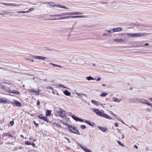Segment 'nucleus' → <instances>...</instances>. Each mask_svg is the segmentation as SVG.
<instances>
[{
  "instance_id": "obj_1",
  "label": "nucleus",
  "mask_w": 152,
  "mask_h": 152,
  "mask_svg": "<svg viewBox=\"0 0 152 152\" xmlns=\"http://www.w3.org/2000/svg\"><path fill=\"white\" fill-rule=\"evenodd\" d=\"M85 17V16L83 15H75V16H66L63 17H61L58 19L54 18L51 19V20H61V19H66L69 18H83Z\"/></svg>"
},
{
  "instance_id": "obj_2",
  "label": "nucleus",
  "mask_w": 152,
  "mask_h": 152,
  "mask_svg": "<svg viewBox=\"0 0 152 152\" xmlns=\"http://www.w3.org/2000/svg\"><path fill=\"white\" fill-rule=\"evenodd\" d=\"M83 13L80 12H66L64 14H62L58 15H49V17L53 16H61L66 15H80L82 14Z\"/></svg>"
},
{
  "instance_id": "obj_3",
  "label": "nucleus",
  "mask_w": 152,
  "mask_h": 152,
  "mask_svg": "<svg viewBox=\"0 0 152 152\" xmlns=\"http://www.w3.org/2000/svg\"><path fill=\"white\" fill-rule=\"evenodd\" d=\"M68 128L70 132L77 134H80L78 130L74 126L69 125L68 126Z\"/></svg>"
},
{
  "instance_id": "obj_4",
  "label": "nucleus",
  "mask_w": 152,
  "mask_h": 152,
  "mask_svg": "<svg viewBox=\"0 0 152 152\" xmlns=\"http://www.w3.org/2000/svg\"><path fill=\"white\" fill-rule=\"evenodd\" d=\"M97 115L107 119H109L110 120L113 119V118L111 117L103 112H101L100 110H99V112L97 113Z\"/></svg>"
},
{
  "instance_id": "obj_5",
  "label": "nucleus",
  "mask_w": 152,
  "mask_h": 152,
  "mask_svg": "<svg viewBox=\"0 0 152 152\" xmlns=\"http://www.w3.org/2000/svg\"><path fill=\"white\" fill-rule=\"evenodd\" d=\"M0 85L1 88L8 93H9V92L11 91L10 88L7 85L6 83H3L2 84H1Z\"/></svg>"
},
{
  "instance_id": "obj_6",
  "label": "nucleus",
  "mask_w": 152,
  "mask_h": 152,
  "mask_svg": "<svg viewBox=\"0 0 152 152\" xmlns=\"http://www.w3.org/2000/svg\"><path fill=\"white\" fill-rule=\"evenodd\" d=\"M57 113L61 117H64L66 116V111L62 109H60L59 111H58Z\"/></svg>"
},
{
  "instance_id": "obj_7",
  "label": "nucleus",
  "mask_w": 152,
  "mask_h": 152,
  "mask_svg": "<svg viewBox=\"0 0 152 152\" xmlns=\"http://www.w3.org/2000/svg\"><path fill=\"white\" fill-rule=\"evenodd\" d=\"M128 35H130L132 37H142L143 36L145 35V33H137L129 34Z\"/></svg>"
},
{
  "instance_id": "obj_8",
  "label": "nucleus",
  "mask_w": 152,
  "mask_h": 152,
  "mask_svg": "<svg viewBox=\"0 0 152 152\" xmlns=\"http://www.w3.org/2000/svg\"><path fill=\"white\" fill-rule=\"evenodd\" d=\"M140 102L141 103H145L148 104V105L152 106V104L148 102L146 99H140Z\"/></svg>"
},
{
  "instance_id": "obj_9",
  "label": "nucleus",
  "mask_w": 152,
  "mask_h": 152,
  "mask_svg": "<svg viewBox=\"0 0 152 152\" xmlns=\"http://www.w3.org/2000/svg\"><path fill=\"white\" fill-rule=\"evenodd\" d=\"M38 117L40 119H42L48 123L49 121L48 118L46 117H44L42 114H40L38 115Z\"/></svg>"
},
{
  "instance_id": "obj_10",
  "label": "nucleus",
  "mask_w": 152,
  "mask_h": 152,
  "mask_svg": "<svg viewBox=\"0 0 152 152\" xmlns=\"http://www.w3.org/2000/svg\"><path fill=\"white\" fill-rule=\"evenodd\" d=\"M72 118L76 121H79L81 122H83V120L77 117L75 115H73L72 116Z\"/></svg>"
},
{
  "instance_id": "obj_11",
  "label": "nucleus",
  "mask_w": 152,
  "mask_h": 152,
  "mask_svg": "<svg viewBox=\"0 0 152 152\" xmlns=\"http://www.w3.org/2000/svg\"><path fill=\"white\" fill-rule=\"evenodd\" d=\"M1 102L2 103H10L9 101L6 98H1Z\"/></svg>"
},
{
  "instance_id": "obj_12",
  "label": "nucleus",
  "mask_w": 152,
  "mask_h": 152,
  "mask_svg": "<svg viewBox=\"0 0 152 152\" xmlns=\"http://www.w3.org/2000/svg\"><path fill=\"white\" fill-rule=\"evenodd\" d=\"M34 58H35L36 59H40L42 60H44L46 59V58L45 57H43L40 56H34Z\"/></svg>"
},
{
  "instance_id": "obj_13",
  "label": "nucleus",
  "mask_w": 152,
  "mask_h": 152,
  "mask_svg": "<svg viewBox=\"0 0 152 152\" xmlns=\"http://www.w3.org/2000/svg\"><path fill=\"white\" fill-rule=\"evenodd\" d=\"M14 102L16 106L19 107L21 106V103L18 101L16 100H15L14 101Z\"/></svg>"
},
{
  "instance_id": "obj_14",
  "label": "nucleus",
  "mask_w": 152,
  "mask_h": 152,
  "mask_svg": "<svg viewBox=\"0 0 152 152\" xmlns=\"http://www.w3.org/2000/svg\"><path fill=\"white\" fill-rule=\"evenodd\" d=\"M9 93H12L18 95L20 93L19 91H12L11 90V91L9 92Z\"/></svg>"
},
{
  "instance_id": "obj_15",
  "label": "nucleus",
  "mask_w": 152,
  "mask_h": 152,
  "mask_svg": "<svg viewBox=\"0 0 152 152\" xmlns=\"http://www.w3.org/2000/svg\"><path fill=\"white\" fill-rule=\"evenodd\" d=\"M48 4L51 7H56L57 6V5H55V3L52 2H48Z\"/></svg>"
},
{
  "instance_id": "obj_16",
  "label": "nucleus",
  "mask_w": 152,
  "mask_h": 152,
  "mask_svg": "<svg viewBox=\"0 0 152 152\" xmlns=\"http://www.w3.org/2000/svg\"><path fill=\"white\" fill-rule=\"evenodd\" d=\"M98 128L103 132H105L107 130L106 128H105L104 127H101L100 126H98Z\"/></svg>"
},
{
  "instance_id": "obj_17",
  "label": "nucleus",
  "mask_w": 152,
  "mask_h": 152,
  "mask_svg": "<svg viewBox=\"0 0 152 152\" xmlns=\"http://www.w3.org/2000/svg\"><path fill=\"white\" fill-rule=\"evenodd\" d=\"M3 4L4 5H5L7 6H15V5L13 4H12V3H3Z\"/></svg>"
},
{
  "instance_id": "obj_18",
  "label": "nucleus",
  "mask_w": 152,
  "mask_h": 152,
  "mask_svg": "<svg viewBox=\"0 0 152 152\" xmlns=\"http://www.w3.org/2000/svg\"><path fill=\"white\" fill-rule=\"evenodd\" d=\"M64 94L66 96H69L70 95V93L68 92V90H66L65 91H64Z\"/></svg>"
},
{
  "instance_id": "obj_19",
  "label": "nucleus",
  "mask_w": 152,
  "mask_h": 152,
  "mask_svg": "<svg viewBox=\"0 0 152 152\" xmlns=\"http://www.w3.org/2000/svg\"><path fill=\"white\" fill-rule=\"evenodd\" d=\"M46 116H48V115L49 116H50L51 115V111L50 110H47L46 111Z\"/></svg>"
},
{
  "instance_id": "obj_20",
  "label": "nucleus",
  "mask_w": 152,
  "mask_h": 152,
  "mask_svg": "<svg viewBox=\"0 0 152 152\" xmlns=\"http://www.w3.org/2000/svg\"><path fill=\"white\" fill-rule=\"evenodd\" d=\"M91 102L92 103L96 106H98L99 105L97 102L95 100H92L91 101Z\"/></svg>"
},
{
  "instance_id": "obj_21",
  "label": "nucleus",
  "mask_w": 152,
  "mask_h": 152,
  "mask_svg": "<svg viewBox=\"0 0 152 152\" xmlns=\"http://www.w3.org/2000/svg\"><path fill=\"white\" fill-rule=\"evenodd\" d=\"M57 7H61V8H63L66 9H68V8L66 7L63 5H58V4H57Z\"/></svg>"
},
{
  "instance_id": "obj_22",
  "label": "nucleus",
  "mask_w": 152,
  "mask_h": 152,
  "mask_svg": "<svg viewBox=\"0 0 152 152\" xmlns=\"http://www.w3.org/2000/svg\"><path fill=\"white\" fill-rule=\"evenodd\" d=\"M4 135L5 136H8L11 137H13L12 135L9 133H4Z\"/></svg>"
},
{
  "instance_id": "obj_23",
  "label": "nucleus",
  "mask_w": 152,
  "mask_h": 152,
  "mask_svg": "<svg viewBox=\"0 0 152 152\" xmlns=\"http://www.w3.org/2000/svg\"><path fill=\"white\" fill-rule=\"evenodd\" d=\"M114 41L117 42H121L123 41L122 39H114Z\"/></svg>"
},
{
  "instance_id": "obj_24",
  "label": "nucleus",
  "mask_w": 152,
  "mask_h": 152,
  "mask_svg": "<svg viewBox=\"0 0 152 152\" xmlns=\"http://www.w3.org/2000/svg\"><path fill=\"white\" fill-rule=\"evenodd\" d=\"M117 28H114L113 29L111 30V31L108 30V32L110 33L111 32H114L117 31Z\"/></svg>"
},
{
  "instance_id": "obj_25",
  "label": "nucleus",
  "mask_w": 152,
  "mask_h": 152,
  "mask_svg": "<svg viewBox=\"0 0 152 152\" xmlns=\"http://www.w3.org/2000/svg\"><path fill=\"white\" fill-rule=\"evenodd\" d=\"M107 94L105 92H103L100 94V96L101 97H104L106 96Z\"/></svg>"
},
{
  "instance_id": "obj_26",
  "label": "nucleus",
  "mask_w": 152,
  "mask_h": 152,
  "mask_svg": "<svg viewBox=\"0 0 152 152\" xmlns=\"http://www.w3.org/2000/svg\"><path fill=\"white\" fill-rule=\"evenodd\" d=\"M54 125L55 126V127L58 128H61V126L60 125L56 123H55Z\"/></svg>"
},
{
  "instance_id": "obj_27",
  "label": "nucleus",
  "mask_w": 152,
  "mask_h": 152,
  "mask_svg": "<svg viewBox=\"0 0 152 152\" xmlns=\"http://www.w3.org/2000/svg\"><path fill=\"white\" fill-rule=\"evenodd\" d=\"M41 91V90L40 89L38 90V91L35 90L34 93H35L37 95H39V92Z\"/></svg>"
},
{
  "instance_id": "obj_28",
  "label": "nucleus",
  "mask_w": 152,
  "mask_h": 152,
  "mask_svg": "<svg viewBox=\"0 0 152 152\" xmlns=\"http://www.w3.org/2000/svg\"><path fill=\"white\" fill-rule=\"evenodd\" d=\"M82 148H83L86 152H90L91 151L89 150L88 148H84L83 147H82Z\"/></svg>"
},
{
  "instance_id": "obj_29",
  "label": "nucleus",
  "mask_w": 152,
  "mask_h": 152,
  "mask_svg": "<svg viewBox=\"0 0 152 152\" xmlns=\"http://www.w3.org/2000/svg\"><path fill=\"white\" fill-rule=\"evenodd\" d=\"M25 144L26 145H31V143L28 141H26L25 142Z\"/></svg>"
},
{
  "instance_id": "obj_30",
  "label": "nucleus",
  "mask_w": 152,
  "mask_h": 152,
  "mask_svg": "<svg viewBox=\"0 0 152 152\" xmlns=\"http://www.w3.org/2000/svg\"><path fill=\"white\" fill-rule=\"evenodd\" d=\"M93 111L96 113V114H97V113L99 111V110L97 109H94L93 110Z\"/></svg>"
},
{
  "instance_id": "obj_31",
  "label": "nucleus",
  "mask_w": 152,
  "mask_h": 152,
  "mask_svg": "<svg viewBox=\"0 0 152 152\" xmlns=\"http://www.w3.org/2000/svg\"><path fill=\"white\" fill-rule=\"evenodd\" d=\"M87 79L88 80H94V78H93V77H91L90 76L87 77Z\"/></svg>"
},
{
  "instance_id": "obj_32",
  "label": "nucleus",
  "mask_w": 152,
  "mask_h": 152,
  "mask_svg": "<svg viewBox=\"0 0 152 152\" xmlns=\"http://www.w3.org/2000/svg\"><path fill=\"white\" fill-rule=\"evenodd\" d=\"M28 91L30 92H33L34 93L35 91V90H34L33 89H31L28 90Z\"/></svg>"
},
{
  "instance_id": "obj_33",
  "label": "nucleus",
  "mask_w": 152,
  "mask_h": 152,
  "mask_svg": "<svg viewBox=\"0 0 152 152\" xmlns=\"http://www.w3.org/2000/svg\"><path fill=\"white\" fill-rule=\"evenodd\" d=\"M122 29L121 28L119 27V28H117V31H122Z\"/></svg>"
},
{
  "instance_id": "obj_34",
  "label": "nucleus",
  "mask_w": 152,
  "mask_h": 152,
  "mask_svg": "<svg viewBox=\"0 0 152 152\" xmlns=\"http://www.w3.org/2000/svg\"><path fill=\"white\" fill-rule=\"evenodd\" d=\"M10 124L11 126H12L14 124V121H10Z\"/></svg>"
},
{
  "instance_id": "obj_35",
  "label": "nucleus",
  "mask_w": 152,
  "mask_h": 152,
  "mask_svg": "<svg viewBox=\"0 0 152 152\" xmlns=\"http://www.w3.org/2000/svg\"><path fill=\"white\" fill-rule=\"evenodd\" d=\"M81 128L82 129H84L86 128V126L84 125H82L81 126Z\"/></svg>"
},
{
  "instance_id": "obj_36",
  "label": "nucleus",
  "mask_w": 152,
  "mask_h": 152,
  "mask_svg": "<svg viewBox=\"0 0 152 152\" xmlns=\"http://www.w3.org/2000/svg\"><path fill=\"white\" fill-rule=\"evenodd\" d=\"M113 99V100L115 102H120L118 101V99H117L116 98L114 97Z\"/></svg>"
},
{
  "instance_id": "obj_37",
  "label": "nucleus",
  "mask_w": 152,
  "mask_h": 152,
  "mask_svg": "<svg viewBox=\"0 0 152 152\" xmlns=\"http://www.w3.org/2000/svg\"><path fill=\"white\" fill-rule=\"evenodd\" d=\"M33 123H34V124L35 125V126H36V127H37L38 126V124L37 123H36V122L35 121H33Z\"/></svg>"
},
{
  "instance_id": "obj_38",
  "label": "nucleus",
  "mask_w": 152,
  "mask_h": 152,
  "mask_svg": "<svg viewBox=\"0 0 152 152\" xmlns=\"http://www.w3.org/2000/svg\"><path fill=\"white\" fill-rule=\"evenodd\" d=\"M118 143L121 146H123V144L121 143V142L119 141H117Z\"/></svg>"
},
{
  "instance_id": "obj_39",
  "label": "nucleus",
  "mask_w": 152,
  "mask_h": 152,
  "mask_svg": "<svg viewBox=\"0 0 152 152\" xmlns=\"http://www.w3.org/2000/svg\"><path fill=\"white\" fill-rule=\"evenodd\" d=\"M27 12L26 11H19L18 12V13H26Z\"/></svg>"
},
{
  "instance_id": "obj_40",
  "label": "nucleus",
  "mask_w": 152,
  "mask_h": 152,
  "mask_svg": "<svg viewBox=\"0 0 152 152\" xmlns=\"http://www.w3.org/2000/svg\"><path fill=\"white\" fill-rule=\"evenodd\" d=\"M95 80L96 81H98L100 80H101V78L100 77H97L96 78Z\"/></svg>"
},
{
  "instance_id": "obj_41",
  "label": "nucleus",
  "mask_w": 152,
  "mask_h": 152,
  "mask_svg": "<svg viewBox=\"0 0 152 152\" xmlns=\"http://www.w3.org/2000/svg\"><path fill=\"white\" fill-rule=\"evenodd\" d=\"M31 145L34 147H35V144L34 143H31Z\"/></svg>"
},
{
  "instance_id": "obj_42",
  "label": "nucleus",
  "mask_w": 152,
  "mask_h": 152,
  "mask_svg": "<svg viewBox=\"0 0 152 152\" xmlns=\"http://www.w3.org/2000/svg\"><path fill=\"white\" fill-rule=\"evenodd\" d=\"M115 126L118 127V124L117 123H115Z\"/></svg>"
},
{
  "instance_id": "obj_43",
  "label": "nucleus",
  "mask_w": 152,
  "mask_h": 152,
  "mask_svg": "<svg viewBox=\"0 0 152 152\" xmlns=\"http://www.w3.org/2000/svg\"><path fill=\"white\" fill-rule=\"evenodd\" d=\"M110 112V113H111L112 115H114V116H116V115H115V114L114 113H113L111 111V112Z\"/></svg>"
},
{
  "instance_id": "obj_44",
  "label": "nucleus",
  "mask_w": 152,
  "mask_h": 152,
  "mask_svg": "<svg viewBox=\"0 0 152 152\" xmlns=\"http://www.w3.org/2000/svg\"><path fill=\"white\" fill-rule=\"evenodd\" d=\"M134 147L136 149H137L138 148V147L137 146V145H134Z\"/></svg>"
},
{
  "instance_id": "obj_45",
  "label": "nucleus",
  "mask_w": 152,
  "mask_h": 152,
  "mask_svg": "<svg viewBox=\"0 0 152 152\" xmlns=\"http://www.w3.org/2000/svg\"><path fill=\"white\" fill-rule=\"evenodd\" d=\"M37 105H39L40 104V102L39 100H38L37 102Z\"/></svg>"
},
{
  "instance_id": "obj_46",
  "label": "nucleus",
  "mask_w": 152,
  "mask_h": 152,
  "mask_svg": "<svg viewBox=\"0 0 152 152\" xmlns=\"http://www.w3.org/2000/svg\"><path fill=\"white\" fill-rule=\"evenodd\" d=\"M47 88L48 89H53V88L52 87H51V86H49V87H48Z\"/></svg>"
},
{
  "instance_id": "obj_47",
  "label": "nucleus",
  "mask_w": 152,
  "mask_h": 152,
  "mask_svg": "<svg viewBox=\"0 0 152 152\" xmlns=\"http://www.w3.org/2000/svg\"><path fill=\"white\" fill-rule=\"evenodd\" d=\"M51 64H52V65H53L54 66H58V65L57 64H53L52 63H51Z\"/></svg>"
},
{
  "instance_id": "obj_48",
  "label": "nucleus",
  "mask_w": 152,
  "mask_h": 152,
  "mask_svg": "<svg viewBox=\"0 0 152 152\" xmlns=\"http://www.w3.org/2000/svg\"><path fill=\"white\" fill-rule=\"evenodd\" d=\"M78 96H81V95H84V94H81V93H80V94H77Z\"/></svg>"
},
{
  "instance_id": "obj_49",
  "label": "nucleus",
  "mask_w": 152,
  "mask_h": 152,
  "mask_svg": "<svg viewBox=\"0 0 152 152\" xmlns=\"http://www.w3.org/2000/svg\"><path fill=\"white\" fill-rule=\"evenodd\" d=\"M64 138L66 139L67 140L69 141V138L67 137H64Z\"/></svg>"
},
{
  "instance_id": "obj_50",
  "label": "nucleus",
  "mask_w": 152,
  "mask_h": 152,
  "mask_svg": "<svg viewBox=\"0 0 152 152\" xmlns=\"http://www.w3.org/2000/svg\"><path fill=\"white\" fill-rule=\"evenodd\" d=\"M20 136L21 137H22L23 138H24V136L23 135H21Z\"/></svg>"
},
{
  "instance_id": "obj_51",
  "label": "nucleus",
  "mask_w": 152,
  "mask_h": 152,
  "mask_svg": "<svg viewBox=\"0 0 152 152\" xmlns=\"http://www.w3.org/2000/svg\"><path fill=\"white\" fill-rule=\"evenodd\" d=\"M29 140H32V137H30L29 138Z\"/></svg>"
},
{
  "instance_id": "obj_52",
  "label": "nucleus",
  "mask_w": 152,
  "mask_h": 152,
  "mask_svg": "<svg viewBox=\"0 0 152 152\" xmlns=\"http://www.w3.org/2000/svg\"><path fill=\"white\" fill-rule=\"evenodd\" d=\"M149 100H151V101H152V98H149Z\"/></svg>"
},
{
  "instance_id": "obj_53",
  "label": "nucleus",
  "mask_w": 152,
  "mask_h": 152,
  "mask_svg": "<svg viewBox=\"0 0 152 152\" xmlns=\"http://www.w3.org/2000/svg\"><path fill=\"white\" fill-rule=\"evenodd\" d=\"M145 45H148V43H147L145 44Z\"/></svg>"
},
{
  "instance_id": "obj_54",
  "label": "nucleus",
  "mask_w": 152,
  "mask_h": 152,
  "mask_svg": "<svg viewBox=\"0 0 152 152\" xmlns=\"http://www.w3.org/2000/svg\"><path fill=\"white\" fill-rule=\"evenodd\" d=\"M34 142H35L36 141V139H34L33 140Z\"/></svg>"
},
{
  "instance_id": "obj_55",
  "label": "nucleus",
  "mask_w": 152,
  "mask_h": 152,
  "mask_svg": "<svg viewBox=\"0 0 152 152\" xmlns=\"http://www.w3.org/2000/svg\"><path fill=\"white\" fill-rule=\"evenodd\" d=\"M106 33H104L103 34V36H105L106 35Z\"/></svg>"
},
{
  "instance_id": "obj_56",
  "label": "nucleus",
  "mask_w": 152,
  "mask_h": 152,
  "mask_svg": "<svg viewBox=\"0 0 152 152\" xmlns=\"http://www.w3.org/2000/svg\"><path fill=\"white\" fill-rule=\"evenodd\" d=\"M87 122V123H88V124L90 125H91V123H90V122Z\"/></svg>"
},
{
  "instance_id": "obj_57",
  "label": "nucleus",
  "mask_w": 152,
  "mask_h": 152,
  "mask_svg": "<svg viewBox=\"0 0 152 152\" xmlns=\"http://www.w3.org/2000/svg\"><path fill=\"white\" fill-rule=\"evenodd\" d=\"M122 138H124V136L123 134L122 135Z\"/></svg>"
},
{
  "instance_id": "obj_58",
  "label": "nucleus",
  "mask_w": 152,
  "mask_h": 152,
  "mask_svg": "<svg viewBox=\"0 0 152 152\" xmlns=\"http://www.w3.org/2000/svg\"><path fill=\"white\" fill-rule=\"evenodd\" d=\"M2 102H1V98H0V103H1Z\"/></svg>"
},
{
  "instance_id": "obj_59",
  "label": "nucleus",
  "mask_w": 152,
  "mask_h": 152,
  "mask_svg": "<svg viewBox=\"0 0 152 152\" xmlns=\"http://www.w3.org/2000/svg\"><path fill=\"white\" fill-rule=\"evenodd\" d=\"M30 61H32V62H33V61H34V60H32V59H31V60H30Z\"/></svg>"
},
{
  "instance_id": "obj_60",
  "label": "nucleus",
  "mask_w": 152,
  "mask_h": 152,
  "mask_svg": "<svg viewBox=\"0 0 152 152\" xmlns=\"http://www.w3.org/2000/svg\"><path fill=\"white\" fill-rule=\"evenodd\" d=\"M58 67H61V66L59 65H58Z\"/></svg>"
},
{
  "instance_id": "obj_61",
  "label": "nucleus",
  "mask_w": 152,
  "mask_h": 152,
  "mask_svg": "<svg viewBox=\"0 0 152 152\" xmlns=\"http://www.w3.org/2000/svg\"><path fill=\"white\" fill-rule=\"evenodd\" d=\"M26 59L28 60H29V58H26Z\"/></svg>"
},
{
  "instance_id": "obj_62",
  "label": "nucleus",
  "mask_w": 152,
  "mask_h": 152,
  "mask_svg": "<svg viewBox=\"0 0 152 152\" xmlns=\"http://www.w3.org/2000/svg\"><path fill=\"white\" fill-rule=\"evenodd\" d=\"M102 86H105V85L104 84H103L102 85Z\"/></svg>"
},
{
  "instance_id": "obj_63",
  "label": "nucleus",
  "mask_w": 152,
  "mask_h": 152,
  "mask_svg": "<svg viewBox=\"0 0 152 152\" xmlns=\"http://www.w3.org/2000/svg\"><path fill=\"white\" fill-rule=\"evenodd\" d=\"M93 65V66H95V64H94Z\"/></svg>"
},
{
  "instance_id": "obj_64",
  "label": "nucleus",
  "mask_w": 152,
  "mask_h": 152,
  "mask_svg": "<svg viewBox=\"0 0 152 152\" xmlns=\"http://www.w3.org/2000/svg\"><path fill=\"white\" fill-rule=\"evenodd\" d=\"M90 152H91V151Z\"/></svg>"
}]
</instances>
